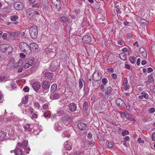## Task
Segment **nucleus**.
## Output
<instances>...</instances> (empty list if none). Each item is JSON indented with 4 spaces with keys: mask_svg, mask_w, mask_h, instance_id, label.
Listing matches in <instances>:
<instances>
[{
    "mask_svg": "<svg viewBox=\"0 0 155 155\" xmlns=\"http://www.w3.org/2000/svg\"><path fill=\"white\" fill-rule=\"evenodd\" d=\"M19 46L21 50L26 54L29 55L31 53L32 50L30 49L29 45L27 43L24 42H21Z\"/></svg>",
    "mask_w": 155,
    "mask_h": 155,
    "instance_id": "obj_1",
    "label": "nucleus"
},
{
    "mask_svg": "<svg viewBox=\"0 0 155 155\" xmlns=\"http://www.w3.org/2000/svg\"><path fill=\"white\" fill-rule=\"evenodd\" d=\"M30 35L32 39H35L38 36V29L37 27L34 25L30 28L29 29Z\"/></svg>",
    "mask_w": 155,
    "mask_h": 155,
    "instance_id": "obj_2",
    "label": "nucleus"
},
{
    "mask_svg": "<svg viewBox=\"0 0 155 155\" xmlns=\"http://www.w3.org/2000/svg\"><path fill=\"white\" fill-rule=\"evenodd\" d=\"M0 50L3 52L7 51L8 53H12L13 48L12 46L8 44H2L0 46Z\"/></svg>",
    "mask_w": 155,
    "mask_h": 155,
    "instance_id": "obj_3",
    "label": "nucleus"
},
{
    "mask_svg": "<svg viewBox=\"0 0 155 155\" xmlns=\"http://www.w3.org/2000/svg\"><path fill=\"white\" fill-rule=\"evenodd\" d=\"M52 3L55 7L57 11H59L61 7V3L60 0H52Z\"/></svg>",
    "mask_w": 155,
    "mask_h": 155,
    "instance_id": "obj_4",
    "label": "nucleus"
},
{
    "mask_svg": "<svg viewBox=\"0 0 155 155\" xmlns=\"http://www.w3.org/2000/svg\"><path fill=\"white\" fill-rule=\"evenodd\" d=\"M14 7L15 9L17 10H23L24 8L22 3L19 2H15L14 4Z\"/></svg>",
    "mask_w": 155,
    "mask_h": 155,
    "instance_id": "obj_5",
    "label": "nucleus"
},
{
    "mask_svg": "<svg viewBox=\"0 0 155 155\" xmlns=\"http://www.w3.org/2000/svg\"><path fill=\"white\" fill-rule=\"evenodd\" d=\"M41 87V84L38 82H35L32 85V87L35 91H38Z\"/></svg>",
    "mask_w": 155,
    "mask_h": 155,
    "instance_id": "obj_6",
    "label": "nucleus"
},
{
    "mask_svg": "<svg viewBox=\"0 0 155 155\" xmlns=\"http://www.w3.org/2000/svg\"><path fill=\"white\" fill-rule=\"evenodd\" d=\"M82 40L84 43L87 44L91 41V38L88 35H85L83 37Z\"/></svg>",
    "mask_w": 155,
    "mask_h": 155,
    "instance_id": "obj_7",
    "label": "nucleus"
},
{
    "mask_svg": "<svg viewBox=\"0 0 155 155\" xmlns=\"http://www.w3.org/2000/svg\"><path fill=\"white\" fill-rule=\"evenodd\" d=\"M78 128L81 130H85L87 128V126L86 124L83 122L79 123L78 124Z\"/></svg>",
    "mask_w": 155,
    "mask_h": 155,
    "instance_id": "obj_8",
    "label": "nucleus"
},
{
    "mask_svg": "<svg viewBox=\"0 0 155 155\" xmlns=\"http://www.w3.org/2000/svg\"><path fill=\"white\" fill-rule=\"evenodd\" d=\"M28 145V142L27 141L25 140L22 143V148H24L26 150L27 153H28L30 150L28 147L27 148Z\"/></svg>",
    "mask_w": 155,
    "mask_h": 155,
    "instance_id": "obj_9",
    "label": "nucleus"
},
{
    "mask_svg": "<svg viewBox=\"0 0 155 155\" xmlns=\"http://www.w3.org/2000/svg\"><path fill=\"white\" fill-rule=\"evenodd\" d=\"M93 77L94 80L98 81L101 79L102 76L100 74L97 73V74L94 73L93 74Z\"/></svg>",
    "mask_w": 155,
    "mask_h": 155,
    "instance_id": "obj_10",
    "label": "nucleus"
},
{
    "mask_svg": "<svg viewBox=\"0 0 155 155\" xmlns=\"http://www.w3.org/2000/svg\"><path fill=\"white\" fill-rule=\"evenodd\" d=\"M117 105L119 107H121L124 105V102L120 98H117L116 101Z\"/></svg>",
    "mask_w": 155,
    "mask_h": 155,
    "instance_id": "obj_11",
    "label": "nucleus"
},
{
    "mask_svg": "<svg viewBox=\"0 0 155 155\" xmlns=\"http://www.w3.org/2000/svg\"><path fill=\"white\" fill-rule=\"evenodd\" d=\"M42 87L44 89H49L50 86V83L46 81L43 82L41 84Z\"/></svg>",
    "mask_w": 155,
    "mask_h": 155,
    "instance_id": "obj_12",
    "label": "nucleus"
},
{
    "mask_svg": "<svg viewBox=\"0 0 155 155\" xmlns=\"http://www.w3.org/2000/svg\"><path fill=\"white\" fill-rule=\"evenodd\" d=\"M139 51L142 54V57L145 58L147 57V54L146 50L144 48L141 47L140 48Z\"/></svg>",
    "mask_w": 155,
    "mask_h": 155,
    "instance_id": "obj_13",
    "label": "nucleus"
},
{
    "mask_svg": "<svg viewBox=\"0 0 155 155\" xmlns=\"http://www.w3.org/2000/svg\"><path fill=\"white\" fill-rule=\"evenodd\" d=\"M69 110L74 111L76 110L77 107L76 104L74 103L70 104L68 106Z\"/></svg>",
    "mask_w": 155,
    "mask_h": 155,
    "instance_id": "obj_14",
    "label": "nucleus"
},
{
    "mask_svg": "<svg viewBox=\"0 0 155 155\" xmlns=\"http://www.w3.org/2000/svg\"><path fill=\"white\" fill-rule=\"evenodd\" d=\"M61 97L60 93H55L51 94V97H52L53 99L54 100H57L59 99Z\"/></svg>",
    "mask_w": 155,
    "mask_h": 155,
    "instance_id": "obj_15",
    "label": "nucleus"
},
{
    "mask_svg": "<svg viewBox=\"0 0 155 155\" xmlns=\"http://www.w3.org/2000/svg\"><path fill=\"white\" fill-rule=\"evenodd\" d=\"M64 147L67 150H70L72 149L71 143L69 142L66 141L64 144Z\"/></svg>",
    "mask_w": 155,
    "mask_h": 155,
    "instance_id": "obj_16",
    "label": "nucleus"
},
{
    "mask_svg": "<svg viewBox=\"0 0 155 155\" xmlns=\"http://www.w3.org/2000/svg\"><path fill=\"white\" fill-rule=\"evenodd\" d=\"M63 120H64V121H67L68 123H69L72 121L73 119L70 115L67 114L64 116Z\"/></svg>",
    "mask_w": 155,
    "mask_h": 155,
    "instance_id": "obj_17",
    "label": "nucleus"
},
{
    "mask_svg": "<svg viewBox=\"0 0 155 155\" xmlns=\"http://www.w3.org/2000/svg\"><path fill=\"white\" fill-rule=\"evenodd\" d=\"M29 47H30V49L31 50H38V45L36 43H32L29 45Z\"/></svg>",
    "mask_w": 155,
    "mask_h": 155,
    "instance_id": "obj_18",
    "label": "nucleus"
},
{
    "mask_svg": "<svg viewBox=\"0 0 155 155\" xmlns=\"http://www.w3.org/2000/svg\"><path fill=\"white\" fill-rule=\"evenodd\" d=\"M53 74L51 73L47 72L45 74V77L46 79L51 80L52 79Z\"/></svg>",
    "mask_w": 155,
    "mask_h": 155,
    "instance_id": "obj_19",
    "label": "nucleus"
},
{
    "mask_svg": "<svg viewBox=\"0 0 155 155\" xmlns=\"http://www.w3.org/2000/svg\"><path fill=\"white\" fill-rule=\"evenodd\" d=\"M112 90L113 89L110 86H108L106 89H105V91L104 92H105L107 95H109L110 94Z\"/></svg>",
    "mask_w": 155,
    "mask_h": 155,
    "instance_id": "obj_20",
    "label": "nucleus"
},
{
    "mask_svg": "<svg viewBox=\"0 0 155 155\" xmlns=\"http://www.w3.org/2000/svg\"><path fill=\"white\" fill-rule=\"evenodd\" d=\"M147 83L150 84H153L154 83V79L152 75L150 74L148 76V81Z\"/></svg>",
    "mask_w": 155,
    "mask_h": 155,
    "instance_id": "obj_21",
    "label": "nucleus"
},
{
    "mask_svg": "<svg viewBox=\"0 0 155 155\" xmlns=\"http://www.w3.org/2000/svg\"><path fill=\"white\" fill-rule=\"evenodd\" d=\"M57 86L56 84H53L51 87V92H54L57 89Z\"/></svg>",
    "mask_w": 155,
    "mask_h": 155,
    "instance_id": "obj_22",
    "label": "nucleus"
},
{
    "mask_svg": "<svg viewBox=\"0 0 155 155\" xmlns=\"http://www.w3.org/2000/svg\"><path fill=\"white\" fill-rule=\"evenodd\" d=\"M5 134L3 131H0V141L5 139Z\"/></svg>",
    "mask_w": 155,
    "mask_h": 155,
    "instance_id": "obj_23",
    "label": "nucleus"
},
{
    "mask_svg": "<svg viewBox=\"0 0 155 155\" xmlns=\"http://www.w3.org/2000/svg\"><path fill=\"white\" fill-rule=\"evenodd\" d=\"M59 20L64 22H68L69 21V20L65 16L61 17Z\"/></svg>",
    "mask_w": 155,
    "mask_h": 155,
    "instance_id": "obj_24",
    "label": "nucleus"
},
{
    "mask_svg": "<svg viewBox=\"0 0 155 155\" xmlns=\"http://www.w3.org/2000/svg\"><path fill=\"white\" fill-rule=\"evenodd\" d=\"M54 130L57 131H58L60 130L61 129V127L60 126H59L58 123H56L54 125Z\"/></svg>",
    "mask_w": 155,
    "mask_h": 155,
    "instance_id": "obj_25",
    "label": "nucleus"
},
{
    "mask_svg": "<svg viewBox=\"0 0 155 155\" xmlns=\"http://www.w3.org/2000/svg\"><path fill=\"white\" fill-rule=\"evenodd\" d=\"M49 69L51 71H54L57 70V67L52 64L50 65Z\"/></svg>",
    "mask_w": 155,
    "mask_h": 155,
    "instance_id": "obj_26",
    "label": "nucleus"
},
{
    "mask_svg": "<svg viewBox=\"0 0 155 155\" xmlns=\"http://www.w3.org/2000/svg\"><path fill=\"white\" fill-rule=\"evenodd\" d=\"M15 153L16 155H22V152L21 149L18 148L15 151Z\"/></svg>",
    "mask_w": 155,
    "mask_h": 155,
    "instance_id": "obj_27",
    "label": "nucleus"
},
{
    "mask_svg": "<svg viewBox=\"0 0 155 155\" xmlns=\"http://www.w3.org/2000/svg\"><path fill=\"white\" fill-rule=\"evenodd\" d=\"M119 56L121 59L124 61L126 60V55L124 53H121L119 54Z\"/></svg>",
    "mask_w": 155,
    "mask_h": 155,
    "instance_id": "obj_28",
    "label": "nucleus"
},
{
    "mask_svg": "<svg viewBox=\"0 0 155 155\" xmlns=\"http://www.w3.org/2000/svg\"><path fill=\"white\" fill-rule=\"evenodd\" d=\"M84 153L83 151L80 149L78 151H76L74 153V155H83Z\"/></svg>",
    "mask_w": 155,
    "mask_h": 155,
    "instance_id": "obj_29",
    "label": "nucleus"
},
{
    "mask_svg": "<svg viewBox=\"0 0 155 155\" xmlns=\"http://www.w3.org/2000/svg\"><path fill=\"white\" fill-rule=\"evenodd\" d=\"M28 101V96L26 95L25 98H24L22 101V104H26Z\"/></svg>",
    "mask_w": 155,
    "mask_h": 155,
    "instance_id": "obj_30",
    "label": "nucleus"
},
{
    "mask_svg": "<svg viewBox=\"0 0 155 155\" xmlns=\"http://www.w3.org/2000/svg\"><path fill=\"white\" fill-rule=\"evenodd\" d=\"M127 119H130L132 121H135V120L133 118V117L130 116V114L127 112L125 117Z\"/></svg>",
    "mask_w": 155,
    "mask_h": 155,
    "instance_id": "obj_31",
    "label": "nucleus"
},
{
    "mask_svg": "<svg viewBox=\"0 0 155 155\" xmlns=\"http://www.w3.org/2000/svg\"><path fill=\"white\" fill-rule=\"evenodd\" d=\"M19 34L20 32L19 31L12 32L10 34L11 35L14 37H16Z\"/></svg>",
    "mask_w": 155,
    "mask_h": 155,
    "instance_id": "obj_32",
    "label": "nucleus"
},
{
    "mask_svg": "<svg viewBox=\"0 0 155 155\" xmlns=\"http://www.w3.org/2000/svg\"><path fill=\"white\" fill-rule=\"evenodd\" d=\"M129 60L131 63L134 64L135 62L136 58L134 57H130L129 58Z\"/></svg>",
    "mask_w": 155,
    "mask_h": 155,
    "instance_id": "obj_33",
    "label": "nucleus"
},
{
    "mask_svg": "<svg viewBox=\"0 0 155 155\" xmlns=\"http://www.w3.org/2000/svg\"><path fill=\"white\" fill-rule=\"evenodd\" d=\"M141 94L142 95L143 97L146 99H147L149 97V95L145 91L142 92Z\"/></svg>",
    "mask_w": 155,
    "mask_h": 155,
    "instance_id": "obj_34",
    "label": "nucleus"
},
{
    "mask_svg": "<svg viewBox=\"0 0 155 155\" xmlns=\"http://www.w3.org/2000/svg\"><path fill=\"white\" fill-rule=\"evenodd\" d=\"M149 21L146 20L144 18L142 19V20H141V22H140V24H143L144 25H147L149 23Z\"/></svg>",
    "mask_w": 155,
    "mask_h": 155,
    "instance_id": "obj_35",
    "label": "nucleus"
},
{
    "mask_svg": "<svg viewBox=\"0 0 155 155\" xmlns=\"http://www.w3.org/2000/svg\"><path fill=\"white\" fill-rule=\"evenodd\" d=\"M83 80L82 78H80L79 81V87L80 89L82 88L83 86Z\"/></svg>",
    "mask_w": 155,
    "mask_h": 155,
    "instance_id": "obj_36",
    "label": "nucleus"
},
{
    "mask_svg": "<svg viewBox=\"0 0 155 155\" xmlns=\"http://www.w3.org/2000/svg\"><path fill=\"white\" fill-rule=\"evenodd\" d=\"M63 136L64 137L70 138V134L67 132L65 131L63 133Z\"/></svg>",
    "mask_w": 155,
    "mask_h": 155,
    "instance_id": "obj_37",
    "label": "nucleus"
},
{
    "mask_svg": "<svg viewBox=\"0 0 155 155\" xmlns=\"http://www.w3.org/2000/svg\"><path fill=\"white\" fill-rule=\"evenodd\" d=\"M3 10L6 13H9L11 12V9L8 8H5L3 9Z\"/></svg>",
    "mask_w": 155,
    "mask_h": 155,
    "instance_id": "obj_38",
    "label": "nucleus"
},
{
    "mask_svg": "<svg viewBox=\"0 0 155 155\" xmlns=\"http://www.w3.org/2000/svg\"><path fill=\"white\" fill-rule=\"evenodd\" d=\"M18 17L17 15H13L11 17V19L12 21H15L18 19Z\"/></svg>",
    "mask_w": 155,
    "mask_h": 155,
    "instance_id": "obj_39",
    "label": "nucleus"
},
{
    "mask_svg": "<svg viewBox=\"0 0 155 155\" xmlns=\"http://www.w3.org/2000/svg\"><path fill=\"white\" fill-rule=\"evenodd\" d=\"M129 134V133L128 131L126 130H125L122 132V135L123 136H124L126 135Z\"/></svg>",
    "mask_w": 155,
    "mask_h": 155,
    "instance_id": "obj_40",
    "label": "nucleus"
},
{
    "mask_svg": "<svg viewBox=\"0 0 155 155\" xmlns=\"http://www.w3.org/2000/svg\"><path fill=\"white\" fill-rule=\"evenodd\" d=\"M152 53L153 56L155 57V45H154L152 47Z\"/></svg>",
    "mask_w": 155,
    "mask_h": 155,
    "instance_id": "obj_41",
    "label": "nucleus"
},
{
    "mask_svg": "<svg viewBox=\"0 0 155 155\" xmlns=\"http://www.w3.org/2000/svg\"><path fill=\"white\" fill-rule=\"evenodd\" d=\"M30 127V124H27L26 125L24 126V128L26 130H29Z\"/></svg>",
    "mask_w": 155,
    "mask_h": 155,
    "instance_id": "obj_42",
    "label": "nucleus"
},
{
    "mask_svg": "<svg viewBox=\"0 0 155 155\" xmlns=\"http://www.w3.org/2000/svg\"><path fill=\"white\" fill-rule=\"evenodd\" d=\"M114 146V143L112 142H109L107 144V147L109 148H111Z\"/></svg>",
    "mask_w": 155,
    "mask_h": 155,
    "instance_id": "obj_43",
    "label": "nucleus"
},
{
    "mask_svg": "<svg viewBox=\"0 0 155 155\" xmlns=\"http://www.w3.org/2000/svg\"><path fill=\"white\" fill-rule=\"evenodd\" d=\"M88 107V103L85 102L84 103L83 105V108L85 110H86Z\"/></svg>",
    "mask_w": 155,
    "mask_h": 155,
    "instance_id": "obj_44",
    "label": "nucleus"
},
{
    "mask_svg": "<svg viewBox=\"0 0 155 155\" xmlns=\"http://www.w3.org/2000/svg\"><path fill=\"white\" fill-rule=\"evenodd\" d=\"M41 6V5L39 3L34 4L32 5L33 8H39Z\"/></svg>",
    "mask_w": 155,
    "mask_h": 155,
    "instance_id": "obj_45",
    "label": "nucleus"
},
{
    "mask_svg": "<svg viewBox=\"0 0 155 155\" xmlns=\"http://www.w3.org/2000/svg\"><path fill=\"white\" fill-rule=\"evenodd\" d=\"M108 81L106 78H103L102 79V83L105 85L107 82Z\"/></svg>",
    "mask_w": 155,
    "mask_h": 155,
    "instance_id": "obj_46",
    "label": "nucleus"
},
{
    "mask_svg": "<svg viewBox=\"0 0 155 155\" xmlns=\"http://www.w3.org/2000/svg\"><path fill=\"white\" fill-rule=\"evenodd\" d=\"M23 90L25 92H28L29 91V89L28 87L26 86L25 87H24L23 89Z\"/></svg>",
    "mask_w": 155,
    "mask_h": 155,
    "instance_id": "obj_47",
    "label": "nucleus"
},
{
    "mask_svg": "<svg viewBox=\"0 0 155 155\" xmlns=\"http://www.w3.org/2000/svg\"><path fill=\"white\" fill-rule=\"evenodd\" d=\"M44 117H50L51 116V114H50L47 113V112H46L44 114Z\"/></svg>",
    "mask_w": 155,
    "mask_h": 155,
    "instance_id": "obj_48",
    "label": "nucleus"
},
{
    "mask_svg": "<svg viewBox=\"0 0 155 155\" xmlns=\"http://www.w3.org/2000/svg\"><path fill=\"white\" fill-rule=\"evenodd\" d=\"M104 84H101L100 86V88L102 90V92H104L105 91V89L104 86Z\"/></svg>",
    "mask_w": 155,
    "mask_h": 155,
    "instance_id": "obj_49",
    "label": "nucleus"
},
{
    "mask_svg": "<svg viewBox=\"0 0 155 155\" xmlns=\"http://www.w3.org/2000/svg\"><path fill=\"white\" fill-rule=\"evenodd\" d=\"M142 18L140 17H136V19L137 21L139 22V23H140V22H141V20H142Z\"/></svg>",
    "mask_w": 155,
    "mask_h": 155,
    "instance_id": "obj_50",
    "label": "nucleus"
},
{
    "mask_svg": "<svg viewBox=\"0 0 155 155\" xmlns=\"http://www.w3.org/2000/svg\"><path fill=\"white\" fill-rule=\"evenodd\" d=\"M127 112H120V115L122 116L123 117H125L126 114L127 113Z\"/></svg>",
    "mask_w": 155,
    "mask_h": 155,
    "instance_id": "obj_51",
    "label": "nucleus"
},
{
    "mask_svg": "<svg viewBox=\"0 0 155 155\" xmlns=\"http://www.w3.org/2000/svg\"><path fill=\"white\" fill-rule=\"evenodd\" d=\"M34 63L33 60V59H30L28 61V63H29L30 66H31Z\"/></svg>",
    "mask_w": 155,
    "mask_h": 155,
    "instance_id": "obj_52",
    "label": "nucleus"
},
{
    "mask_svg": "<svg viewBox=\"0 0 155 155\" xmlns=\"http://www.w3.org/2000/svg\"><path fill=\"white\" fill-rule=\"evenodd\" d=\"M155 111V110L154 108H150L148 110L149 112L150 113H153Z\"/></svg>",
    "mask_w": 155,
    "mask_h": 155,
    "instance_id": "obj_53",
    "label": "nucleus"
},
{
    "mask_svg": "<svg viewBox=\"0 0 155 155\" xmlns=\"http://www.w3.org/2000/svg\"><path fill=\"white\" fill-rule=\"evenodd\" d=\"M2 37L4 39H6L7 38V34L5 33L3 34Z\"/></svg>",
    "mask_w": 155,
    "mask_h": 155,
    "instance_id": "obj_54",
    "label": "nucleus"
},
{
    "mask_svg": "<svg viewBox=\"0 0 155 155\" xmlns=\"http://www.w3.org/2000/svg\"><path fill=\"white\" fill-rule=\"evenodd\" d=\"M128 76L130 78V79L131 80L133 79V74L131 72H130L128 74Z\"/></svg>",
    "mask_w": 155,
    "mask_h": 155,
    "instance_id": "obj_55",
    "label": "nucleus"
},
{
    "mask_svg": "<svg viewBox=\"0 0 155 155\" xmlns=\"http://www.w3.org/2000/svg\"><path fill=\"white\" fill-rule=\"evenodd\" d=\"M23 60H21V59H20L16 63L18 64H20V66H21V64L23 63L24 62H23Z\"/></svg>",
    "mask_w": 155,
    "mask_h": 155,
    "instance_id": "obj_56",
    "label": "nucleus"
},
{
    "mask_svg": "<svg viewBox=\"0 0 155 155\" xmlns=\"http://www.w3.org/2000/svg\"><path fill=\"white\" fill-rule=\"evenodd\" d=\"M153 71V69L151 68H147V72L148 73H150Z\"/></svg>",
    "mask_w": 155,
    "mask_h": 155,
    "instance_id": "obj_57",
    "label": "nucleus"
},
{
    "mask_svg": "<svg viewBox=\"0 0 155 155\" xmlns=\"http://www.w3.org/2000/svg\"><path fill=\"white\" fill-rule=\"evenodd\" d=\"M37 117H38L37 115L35 113H33V114H32V117H31V118L32 119L35 118H37Z\"/></svg>",
    "mask_w": 155,
    "mask_h": 155,
    "instance_id": "obj_58",
    "label": "nucleus"
},
{
    "mask_svg": "<svg viewBox=\"0 0 155 155\" xmlns=\"http://www.w3.org/2000/svg\"><path fill=\"white\" fill-rule=\"evenodd\" d=\"M20 56L21 58H23L25 57V55L23 53H21L20 54Z\"/></svg>",
    "mask_w": 155,
    "mask_h": 155,
    "instance_id": "obj_59",
    "label": "nucleus"
},
{
    "mask_svg": "<svg viewBox=\"0 0 155 155\" xmlns=\"http://www.w3.org/2000/svg\"><path fill=\"white\" fill-rule=\"evenodd\" d=\"M111 76L114 79H116L117 78V75L115 74H112Z\"/></svg>",
    "mask_w": 155,
    "mask_h": 155,
    "instance_id": "obj_60",
    "label": "nucleus"
},
{
    "mask_svg": "<svg viewBox=\"0 0 155 155\" xmlns=\"http://www.w3.org/2000/svg\"><path fill=\"white\" fill-rule=\"evenodd\" d=\"M30 66V64H29V63H26L25 64V65L24 66V67L25 68H28Z\"/></svg>",
    "mask_w": 155,
    "mask_h": 155,
    "instance_id": "obj_61",
    "label": "nucleus"
},
{
    "mask_svg": "<svg viewBox=\"0 0 155 155\" xmlns=\"http://www.w3.org/2000/svg\"><path fill=\"white\" fill-rule=\"evenodd\" d=\"M5 79V76H0V82H2Z\"/></svg>",
    "mask_w": 155,
    "mask_h": 155,
    "instance_id": "obj_62",
    "label": "nucleus"
},
{
    "mask_svg": "<svg viewBox=\"0 0 155 155\" xmlns=\"http://www.w3.org/2000/svg\"><path fill=\"white\" fill-rule=\"evenodd\" d=\"M128 83L127 79V78H125L124 79V82L123 83L124 85H125L127 84Z\"/></svg>",
    "mask_w": 155,
    "mask_h": 155,
    "instance_id": "obj_63",
    "label": "nucleus"
},
{
    "mask_svg": "<svg viewBox=\"0 0 155 155\" xmlns=\"http://www.w3.org/2000/svg\"><path fill=\"white\" fill-rule=\"evenodd\" d=\"M152 140L153 141L155 140V132L153 133L152 134Z\"/></svg>",
    "mask_w": 155,
    "mask_h": 155,
    "instance_id": "obj_64",
    "label": "nucleus"
}]
</instances>
